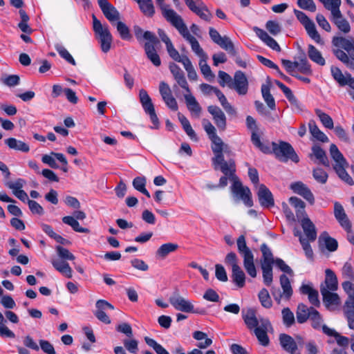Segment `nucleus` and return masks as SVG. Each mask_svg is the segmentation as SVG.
Returning <instances> with one entry per match:
<instances>
[{"mask_svg": "<svg viewBox=\"0 0 354 354\" xmlns=\"http://www.w3.org/2000/svg\"><path fill=\"white\" fill-rule=\"evenodd\" d=\"M51 263L56 270L68 279L72 278L73 270L66 261L62 259H53Z\"/></svg>", "mask_w": 354, "mask_h": 354, "instance_id": "nucleus-30", "label": "nucleus"}, {"mask_svg": "<svg viewBox=\"0 0 354 354\" xmlns=\"http://www.w3.org/2000/svg\"><path fill=\"white\" fill-rule=\"evenodd\" d=\"M193 337L198 341L205 339L204 342H199L197 344V346L201 349H205L212 344V339L208 338L207 334L202 331L196 330L194 332Z\"/></svg>", "mask_w": 354, "mask_h": 354, "instance_id": "nucleus-39", "label": "nucleus"}, {"mask_svg": "<svg viewBox=\"0 0 354 354\" xmlns=\"http://www.w3.org/2000/svg\"><path fill=\"white\" fill-rule=\"evenodd\" d=\"M236 245L239 254L243 258V266L246 272L251 277H256L257 270L254 263V254L247 246L244 235L239 236L236 240Z\"/></svg>", "mask_w": 354, "mask_h": 354, "instance_id": "nucleus-4", "label": "nucleus"}, {"mask_svg": "<svg viewBox=\"0 0 354 354\" xmlns=\"http://www.w3.org/2000/svg\"><path fill=\"white\" fill-rule=\"evenodd\" d=\"M297 68L299 72L304 74L311 75L312 73L310 65L306 57L302 58L299 62H297Z\"/></svg>", "mask_w": 354, "mask_h": 354, "instance_id": "nucleus-64", "label": "nucleus"}, {"mask_svg": "<svg viewBox=\"0 0 354 354\" xmlns=\"http://www.w3.org/2000/svg\"><path fill=\"white\" fill-rule=\"evenodd\" d=\"M171 25L178 31L180 35L189 43L192 51L198 56L200 59L202 57L208 58L207 55L201 47L198 40L190 34L182 17Z\"/></svg>", "mask_w": 354, "mask_h": 354, "instance_id": "nucleus-5", "label": "nucleus"}, {"mask_svg": "<svg viewBox=\"0 0 354 354\" xmlns=\"http://www.w3.org/2000/svg\"><path fill=\"white\" fill-rule=\"evenodd\" d=\"M98 5L105 17L113 23L120 19V13L107 0H98Z\"/></svg>", "mask_w": 354, "mask_h": 354, "instance_id": "nucleus-20", "label": "nucleus"}, {"mask_svg": "<svg viewBox=\"0 0 354 354\" xmlns=\"http://www.w3.org/2000/svg\"><path fill=\"white\" fill-rule=\"evenodd\" d=\"M169 68L176 82V84H174L172 86L174 91L177 93L178 88L180 87L185 91V94L191 93L188 82L182 69L173 62L169 64Z\"/></svg>", "mask_w": 354, "mask_h": 354, "instance_id": "nucleus-11", "label": "nucleus"}, {"mask_svg": "<svg viewBox=\"0 0 354 354\" xmlns=\"http://www.w3.org/2000/svg\"><path fill=\"white\" fill-rule=\"evenodd\" d=\"M279 340L281 346L287 353L290 354H301L298 351L297 342L290 335L285 333L280 334Z\"/></svg>", "mask_w": 354, "mask_h": 354, "instance_id": "nucleus-23", "label": "nucleus"}, {"mask_svg": "<svg viewBox=\"0 0 354 354\" xmlns=\"http://www.w3.org/2000/svg\"><path fill=\"white\" fill-rule=\"evenodd\" d=\"M123 344L124 348L131 353H136L138 351V342L135 339H124Z\"/></svg>", "mask_w": 354, "mask_h": 354, "instance_id": "nucleus-63", "label": "nucleus"}, {"mask_svg": "<svg viewBox=\"0 0 354 354\" xmlns=\"http://www.w3.org/2000/svg\"><path fill=\"white\" fill-rule=\"evenodd\" d=\"M313 176L315 180L321 184H325L328 180L327 173L322 168L314 169Z\"/></svg>", "mask_w": 354, "mask_h": 354, "instance_id": "nucleus-61", "label": "nucleus"}, {"mask_svg": "<svg viewBox=\"0 0 354 354\" xmlns=\"http://www.w3.org/2000/svg\"><path fill=\"white\" fill-rule=\"evenodd\" d=\"M243 319L249 330H254L259 328L260 325V317L258 319L256 316V311L253 308H249L246 311H242Z\"/></svg>", "mask_w": 354, "mask_h": 354, "instance_id": "nucleus-28", "label": "nucleus"}, {"mask_svg": "<svg viewBox=\"0 0 354 354\" xmlns=\"http://www.w3.org/2000/svg\"><path fill=\"white\" fill-rule=\"evenodd\" d=\"M260 249L262 252L261 264H274L275 259L270 248L266 243H263Z\"/></svg>", "mask_w": 354, "mask_h": 354, "instance_id": "nucleus-43", "label": "nucleus"}, {"mask_svg": "<svg viewBox=\"0 0 354 354\" xmlns=\"http://www.w3.org/2000/svg\"><path fill=\"white\" fill-rule=\"evenodd\" d=\"M171 305L177 310L184 313H204L205 311H198L194 309L192 303L180 296L178 292H174L169 299Z\"/></svg>", "mask_w": 354, "mask_h": 354, "instance_id": "nucleus-12", "label": "nucleus"}, {"mask_svg": "<svg viewBox=\"0 0 354 354\" xmlns=\"http://www.w3.org/2000/svg\"><path fill=\"white\" fill-rule=\"evenodd\" d=\"M143 38L149 41L146 42L144 46L147 58L154 66H159L161 64V61L155 48V46L159 43L158 39L154 33L150 31H145L143 35Z\"/></svg>", "mask_w": 354, "mask_h": 354, "instance_id": "nucleus-8", "label": "nucleus"}, {"mask_svg": "<svg viewBox=\"0 0 354 354\" xmlns=\"http://www.w3.org/2000/svg\"><path fill=\"white\" fill-rule=\"evenodd\" d=\"M178 248V245L174 243L162 244L156 251V256L165 259L169 253L175 252Z\"/></svg>", "mask_w": 354, "mask_h": 354, "instance_id": "nucleus-36", "label": "nucleus"}, {"mask_svg": "<svg viewBox=\"0 0 354 354\" xmlns=\"http://www.w3.org/2000/svg\"><path fill=\"white\" fill-rule=\"evenodd\" d=\"M62 222L70 225L73 230L77 232L88 233L90 231L88 228L81 227L79 222L73 216H66L62 218Z\"/></svg>", "mask_w": 354, "mask_h": 354, "instance_id": "nucleus-38", "label": "nucleus"}, {"mask_svg": "<svg viewBox=\"0 0 354 354\" xmlns=\"http://www.w3.org/2000/svg\"><path fill=\"white\" fill-rule=\"evenodd\" d=\"M95 307L96 310L94 312V315L97 319L106 324H111V321L105 310H113V306L106 300L99 299L96 301Z\"/></svg>", "mask_w": 354, "mask_h": 354, "instance_id": "nucleus-16", "label": "nucleus"}, {"mask_svg": "<svg viewBox=\"0 0 354 354\" xmlns=\"http://www.w3.org/2000/svg\"><path fill=\"white\" fill-rule=\"evenodd\" d=\"M280 284L283 291L277 287H272L271 289L272 295L278 304H281L282 299L289 301L293 292L290 280L284 274L280 276Z\"/></svg>", "mask_w": 354, "mask_h": 354, "instance_id": "nucleus-9", "label": "nucleus"}, {"mask_svg": "<svg viewBox=\"0 0 354 354\" xmlns=\"http://www.w3.org/2000/svg\"><path fill=\"white\" fill-rule=\"evenodd\" d=\"M56 251L59 257L62 260L73 261L75 259V256L68 249L62 246L57 245L56 247Z\"/></svg>", "mask_w": 354, "mask_h": 354, "instance_id": "nucleus-62", "label": "nucleus"}, {"mask_svg": "<svg viewBox=\"0 0 354 354\" xmlns=\"http://www.w3.org/2000/svg\"><path fill=\"white\" fill-rule=\"evenodd\" d=\"M269 328H271V324L269 320L261 318L259 328H254V330L258 341L263 346H267L270 344V339L267 334Z\"/></svg>", "mask_w": 354, "mask_h": 354, "instance_id": "nucleus-17", "label": "nucleus"}, {"mask_svg": "<svg viewBox=\"0 0 354 354\" xmlns=\"http://www.w3.org/2000/svg\"><path fill=\"white\" fill-rule=\"evenodd\" d=\"M309 131L312 136L317 140L322 142H328V137L319 129L313 120L309 121Z\"/></svg>", "mask_w": 354, "mask_h": 354, "instance_id": "nucleus-32", "label": "nucleus"}, {"mask_svg": "<svg viewBox=\"0 0 354 354\" xmlns=\"http://www.w3.org/2000/svg\"><path fill=\"white\" fill-rule=\"evenodd\" d=\"M310 310H311V312L310 313L308 319L312 322V327L315 329H319L322 326V323L323 322L320 313L315 308H311Z\"/></svg>", "mask_w": 354, "mask_h": 354, "instance_id": "nucleus-51", "label": "nucleus"}, {"mask_svg": "<svg viewBox=\"0 0 354 354\" xmlns=\"http://www.w3.org/2000/svg\"><path fill=\"white\" fill-rule=\"evenodd\" d=\"M323 240L326 245V249L330 252H334L337 250L338 248V243L336 239L330 237L327 232H323L320 237L319 241Z\"/></svg>", "mask_w": 354, "mask_h": 354, "instance_id": "nucleus-42", "label": "nucleus"}, {"mask_svg": "<svg viewBox=\"0 0 354 354\" xmlns=\"http://www.w3.org/2000/svg\"><path fill=\"white\" fill-rule=\"evenodd\" d=\"M208 112L212 115L214 122L221 131H224L227 127V118L224 112L217 106L211 105L207 107Z\"/></svg>", "mask_w": 354, "mask_h": 354, "instance_id": "nucleus-18", "label": "nucleus"}, {"mask_svg": "<svg viewBox=\"0 0 354 354\" xmlns=\"http://www.w3.org/2000/svg\"><path fill=\"white\" fill-rule=\"evenodd\" d=\"M116 28L122 39L130 40L131 39L129 28L124 23L118 21L116 24Z\"/></svg>", "mask_w": 354, "mask_h": 354, "instance_id": "nucleus-59", "label": "nucleus"}, {"mask_svg": "<svg viewBox=\"0 0 354 354\" xmlns=\"http://www.w3.org/2000/svg\"><path fill=\"white\" fill-rule=\"evenodd\" d=\"M322 288L329 292L336 291L338 288L337 277L335 273L330 269L325 270V279L320 285V290Z\"/></svg>", "mask_w": 354, "mask_h": 354, "instance_id": "nucleus-24", "label": "nucleus"}, {"mask_svg": "<svg viewBox=\"0 0 354 354\" xmlns=\"http://www.w3.org/2000/svg\"><path fill=\"white\" fill-rule=\"evenodd\" d=\"M294 235L299 237V242L305 252L306 257L310 259H312L313 257V252L310 245V241L305 239L301 231L297 229L294 230Z\"/></svg>", "mask_w": 354, "mask_h": 354, "instance_id": "nucleus-33", "label": "nucleus"}, {"mask_svg": "<svg viewBox=\"0 0 354 354\" xmlns=\"http://www.w3.org/2000/svg\"><path fill=\"white\" fill-rule=\"evenodd\" d=\"M332 44L335 57L349 68L354 70V37H334Z\"/></svg>", "mask_w": 354, "mask_h": 354, "instance_id": "nucleus-1", "label": "nucleus"}, {"mask_svg": "<svg viewBox=\"0 0 354 354\" xmlns=\"http://www.w3.org/2000/svg\"><path fill=\"white\" fill-rule=\"evenodd\" d=\"M217 45L233 56H235L237 54L233 42L227 36H224Z\"/></svg>", "mask_w": 354, "mask_h": 354, "instance_id": "nucleus-50", "label": "nucleus"}, {"mask_svg": "<svg viewBox=\"0 0 354 354\" xmlns=\"http://www.w3.org/2000/svg\"><path fill=\"white\" fill-rule=\"evenodd\" d=\"M202 124L205 132L212 142V147H222L223 140L217 136L214 126L207 119H203Z\"/></svg>", "mask_w": 354, "mask_h": 354, "instance_id": "nucleus-26", "label": "nucleus"}, {"mask_svg": "<svg viewBox=\"0 0 354 354\" xmlns=\"http://www.w3.org/2000/svg\"><path fill=\"white\" fill-rule=\"evenodd\" d=\"M272 151L276 158L281 162H287L291 160L297 163L299 161V156L290 144L284 141H280L279 143L272 142Z\"/></svg>", "mask_w": 354, "mask_h": 354, "instance_id": "nucleus-6", "label": "nucleus"}, {"mask_svg": "<svg viewBox=\"0 0 354 354\" xmlns=\"http://www.w3.org/2000/svg\"><path fill=\"white\" fill-rule=\"evenodd\" d=\"M313 155L319 160V162L325 167H330V162L326 152L318 145H315L312 147Z\"/></svg>", "mask_w": 354, "mask_h": 354, "instance_id": "nucleus-35", "label": "nucleus"}, {"mask_svg": "<svg viewBox=\"0 0 354 354\" xmlns=\"http://www.w3.org/2000/svg\"><path fill=\"white\" fill-rule=\"evenodd\" d=\"M6 185L12 189L13 194L19 200L22 201V180L19 178L15 182L8 181L6 183Z\"/></svg>", "mask_w": 354, "mask_h": 354, "instance_id": "nucleus-48", "label": "nucleus"}, {"mask_svg": "<svg viewBox=\"0 0 354 354\" xmlns=\"http://www.w3.org/2000/svg\"><path fill=\"white\" fill-rule=\"evenodd\" d=\"M330 155L335 162L333 169L338 176L348 185H353V178L346 172V169L348 167V163L344 157L343 154L338 149L335 144L330 146Z\"/></svg>", "mask_w": 354, "mask_h": 354, "instance_id": "nucleus-3", "label": "nucleus"}, {"mask_svg": "<svg viewBox=\"0 0 354 354\" xmlns=\"http://www.w3.org/2000/svg\"><path fill=\"white\" fill-rule=\"evenodd\" d=\"M239 94L245 95L248 89V82L245 73L241 71L235 73L232 88Z\"/></svg>", "mask_w": 354, "mask_h": 354, "instance_id": "nucleus-21", "label": "nucleus"}, {"mask_svg": "<svg viewBox=\"0 0 354 354\" xmlns=\"http://www.w3.org/2000/svg\"><path fill=\"white\" fill-rule=\"evenodd\" d=\"M333 6L332 10H330V21L337 26L339 31L344 34L348 33L351 30V26L348 21L343 17L339 10L341 0H335Z\"/></svg>", "mask_w": 354, "mask_h": 354, "instance_id": "nucleus-10", "label": "nucleus"}, {"mask_svg": "<svg viewBox=\"0 0 354 354\" xmlns=\"http://www.w3.org/2000/svg\"><path fill=\"white\" fill-rule=\"evenodd\" d=\"M308 35L315 40L317 44L321 45L324 44V41L322 39L320 35L316 30L315 24L312 21L306 26H304Z\"/></svg>", "mask_w": 354, "mask_h": 354, "instance_id": "nucleus-53", "label": "nucleus"}, {"mask_svg": "<svg viewBox=\"0 0 354 354\" xmlns=\"http://www.w3.org/2000/svg\"><path fill=\"white\" fill-rule=\"evenodd\" d=\"M316 115L319 118L322 124L327 129H332L334 128L333 120L332 118L322 110L317 109L315 110Z\"/></svg>", "mask_w": 354, "mask_h": 354, "instance_id": "nucleus-45", "label": "nucleus"}, {"mask_svg": "<svg viewBox=\"0 0 354 354\" xmlns=\"http://www.w3.org/2000/svg\"><path fill=\"white\" fill-rule=\"evenodd\" d=\"M333 292L334 291L329 292L324 288L321 290L323 303L326 308L330 311H335L339 309L341 305L340 297L337 293Z\"/></svg>", "mask_w": 354, "mask_h": 354, "instance_id": "nucleus-15", "label": "nucleus"}, {"mask_svg": "<svg viewBox=\"0 0 354 354\" xmlns=\"http://www.w3.org/2000/svg\"><path fill=\"white\" fill-rule=\"evenodd\" d=\"M308 35L315 40L317 44L321 45L324 44V41L322 39L320 35L316 30L315 24L312 21L306 26H304Z\"/></svg>", "mask_w": 354, "mask_h": 354, "instance_id": "nucleus-54", "label": "nucleus"}, {"mask_svg": "<svg viewBox=\"0 0 354 354\" xmlns=\"http://www.w3.org/2000/svg\"><path fill=\"white\" fill-rule=\"evenodd\" d=\"M251 141L252 144L258 148L260 151H261L264 153H271L272 151V148L270 149V147L266 145L263 143L261 141L260 136L257 133H253L251 135Z\"/></svg>", "mask_w": 354, "mask_h": 354, "instance_id": "nucleus-41", "label": "nucleus"}, {"mask_svg": "<svg viewBox=\"0 0 354 354\" xmlns=\"http://www.w3.org/2000/svg\"><path fill=\"white\" fill-rule=\"evenodd\" d=\"M312 307H308L304 304H299L297 306L296 316L297 320L299 324L306 322L308 318L311 310L310 309Z\"/></svg>", "mask_w": 354, "mask_h": 354, "instance_id": "nucleus-37", "label": "nucleus"}, {"mask_svg": "<svg viewBox=\"0 0 354 354\" xmlns=\"http://www.w3.org/2000/svg\"><path fill=\"white\" fill-rule=\"evenodd\" d=\"M194 13L197 15L201 19L205 21L210 22L212 20V15L211 12L202 2L199 8Z\"/></svg>", "mask_w": 354, "mask_h": 354, "instance_id": "nucleus-58", "label": "nucleus"}, {"mask_svg": "<svg viewBox=\"0 0 354 354\" xmlns=\"http://www.w3.org/2000/svg\"><path fill=\"white\" fill-rule=\"evenodd\" d=\"M145 341L149 346L153 348L157 354H169V352L162 345L158 344L153 339L149 337H145Z\"/></svg>", "mask_w": 354, "mask_h": 354, "instance_id": "nucleus-56", "label": "nucleus"}, {"mask_svg": "<svg viewBox=\"0 0 354 354\" xmlns=\"http://www.w3.org/2000/svg\"><path fill=\"white\" fill-rule=\"evenodd\" d=\"M232 181V192L233 194L242 200L246 206L252 207L253 205V201L250 189L248 187H244L239 178Z\"/></svg>", "mask_w": 354, "mask_h": 354, "instance_id": "nucleus-13", "label": "nucleus"}, {"mask_svg": "<svg viewBox=\"0 0 354 354\" xmlns=\"http://www.w3.org/2000/svg\"><path fill=\"white\" fill-rule=\"evenodd\" d=\"M132 184H133V187L136 190L141 192L142 194H143L148 198L151 197L149 192L145 188L146 178L145 177L135 178L133 180Z\"/></svg>", "mask_w": 354, "mask_h": 354, "instance_id": "nucleus-49", "label": "nucleus"}, {"mask_svg": "<svg viewBox=\"0 0 354 354\" xmlns=\"http://www.w3.org/2000/svg\"><path fill=\"white\" fill-rule=\"evenodd\" d=\"M300 292L308 295L310 303L316 306H320L318 291L314 289L310 284H302L299 288Z\"/></svg>", "mask_w": 354, "mask_h": 354, "instance_id": "nucleus-29", "label": "nucleus"}, {"mask_svg": "<svg viewBox=\"0 0 354 354\" xmlns=\"http://www.w3.org/2000/svg\"><path fill=\"white\" fill-rule=\"evenodd\" d=\"M160 94L165 104L172 111H177L178 109V103L172 95L170 86L165 82H161L159 85Z\"/></svg>", "mask_w": 354, "mask_h": 354, "instance_id": "nucleus-14", "label": "nucleus"}, {"mask_svg": "<svg viewBox=\"0 0 354 354\" xmlns=\"http://www.w3.org/2000/svg\"><path fill=\"white\" fill-rule=\"evenodd\" d=\"M207 58H201L199 62V66L201 71L207 80H209V78L212 79L214 77V75L212 73L209 66L207 64Z\"/></svg>", "mask_w": 354, "mask_h": 354, "instance_id": "nucleus-60", "label": "nucleus"}, {"mask_svg": "<svg viewBox=\"0 0 354 354\" xmlns=\"http://www.w3.org/2000/svg\"><path fill=\"white\" fill-rule=\"evenodd\" d=\"M270 90V88L269 85L263 84L261 86V93L265 102L268 107L272 110H274L276 107L275 101L273 96L271 95Z\"/></svg>", "mask_w": 354, "mask_h": 354, "instance_id": "nucleus-44", "label": "nucleus"}, {"mask_svg": "<svg viewBox=\"0 0 354 354\" xmlns=\"http://www.w3.org/2000/svg\"><path fill=\"white\" fill-rule=\"evenodd\" d=\"M272 265L273 264H261L263 282L266 286H270L272 282Z\"/></svg>", "mask_w": 354, "mask_h": 354, "instance_id": "nucleus-52", "label": "nucleus"}, {"mask_svg": "<svg viewBox=\"0 0 354 354\" xmlns=\"http://www.w3.org/2000/svg\"><path fill=\"white\" fill-rule=\"evenodd\" d=\"M304 230L305 239L310 241H315L317 239V230L315 225L308 217H304L300 221Z\"/></svg>", "mask_w": 354, "mask_h": 354, "instance_id": "nucleus-27", "label": "nucleus"}, {"mask_svg": "<svg viewBox=\"0 0 354 354\" xmlns=\"http://www.w3.org/2000/svg\"><path fill=\"white\" fill-rule=\"evenodd\" d=\"M156 2L161 10L162 16L171 24L181 18L176 11L169 8V6L165 3V0H156Z\"/></svg>", "mask_w": 354, "mask_h": 354, "instance_id": "nucleus-25", "label": "nucleus"}, {"mask_svg": "<svg viewBox=\"0 0 354 354\" xmlns=\"http://www.w3.org/2000/svg\"><path fill=\"white\" fill-rule=\"evenodd\" d=\"M184 97L189 111L191 113L195 114L196 117H199L202 111V108L196 100L195 97L192 95L191 93L189 94H185Z\"/></svg>", "mask_w": 354, "mask_h": 354, "instance_id": "nucleus-31", "label": "nucleus"}, {"mask_svg": "<svg viewBox=\"0 0 354 354\" xmlns=\"http://www.w3.org/2000/svg\"><path fill=\"white\" fill-rule=\"evenodd\" d=\"M258 200L260 205L264 208H270L274 207V197L269 189L263 184L259 186L257 192Z\"/></svg>", "mask_w": 354, "mask_h": 354, "instance_id": "nucleus-19", "label": "nucleus"}, {"mask_svg": "<svg viewBox=\"0 0 354 354\" xmlns=\"http://www.w3.org/2000/svg\"><path fill=\"white\" fill-rule=\"evenodd\" d=\"M258 296L261 305L264 308H270L272 307V301L267 289H261Z\"/></svg>", "mask_w": 354, "mask_h": 354, "instance_id": "nucleus-57", "label": "nucleus"}, {"mask_svg": "<svg viewBox=\"0 0 354 354\" xmlns=\"http://www.w3.org/2000/svg\"><path fill=\"white\" fill-rule=\"evenodd\" d=\"M232 277L233 281L239 287L243 288L245 283V275L240 266H236L235 268L232 269Z\"/></svg>", "mask_w": 354, "mask_h": 354, "instance_id": "nucleus-40", "label": "nucleus"}, {"mask_svg": "<svg viewBox=\"0 0 354 354\" xmlns=\"http://www.w3.org/2000/svg\"><path fill=\"white\" fill-rule=\"evenodd\" d=\"M291 189L296 194L301 196L310 205L315 203V197L310 189L301 181L295 182L290 185Z\"/></svg>", "mask_w": 354, "mask_h": 354, "instance_id": "nucleus-22", "label": "nucleus"}, {"mask_svg": "<svg viewBox=\"0 0 354 354\" xmlns=\"http://www.w3.org/2000/svg\"><path fill=\"white\" fill-rule=\"evenodd\" d=\"M333 77L338 82V84L343 86L347 85L348 74L344 75L341 70L335 66H331L330 68Z\"/></svg>", "mask_w": 354, "mask_h": 354, "instance_id": "nucleus-46", "label": "nucleus"}, {"mask_svg": "<svg viewBox=\"0 0 354 354\" xmlns=\"http://www.w3.org/2000/svg\"><path fill=\"white\" fill-rule=\"evenodd\" d=\"M211 148L214 155L212 159L214 169H220L221 172L224 175L228 176L231 180L237 178L238 177L235 174L236 165L234 160L233 159H230L228 161L225 160L221 147H211Z\"/></svg>", "mask_w": 354, "mask_h": 354, "instance_id": "nucleus-2", "label": "nucleus"}, {"mask_svg": "<svg viewBox=\"0 0 354 354\" xmlns=\"http://www.w3.org/2000/svg\"><path fill=\"white\" fill-rule=\"evenodd\" d=\"M93 30L99 39L102 52L107 53L111 48L113 41L108 26H103L94 15H93Z\"/></svg>", "mask_w": 354, "mask_h": 354, "instance_id": "nucleus-7", "label": "nucleus"}, {"mask_svg": "<svg viewBox=\"0 0 354 354\" xmlns=\"http://www.w3.org/2000/svg\"><path fill=\"white\" fill-rule=\"evenodd\" d=\"M25 198L28 200V207L32 214L39 216H42L44 214V208L35 201L29 199L27 194L24 192V199Z\"/></svg>", "mask_w": 354, "mask_h": 354, "instance_id": "nucleus-47", "label": "nucleus"}, {"mask_svg": "<svg viewBox=\"0 0 354 354\" xmlns=\"http://www.w3.org/2000/svg\"><path fill=\"white\" fill-rule=\"evenodd\" d=\"M308 57L315 63L319 66H324L326 64L324 58L322 57L321 52L317 50L313 45L308 46Z\"/></svg>", "mask_w": 354, "mask_h": 354, "instance_id": "nucleus-34", "label": "nucleus"}, {"mask_svg": "<svg viewBox=\"0 0 354 354\" xmlns=\"http://www.w3.org/2000/svg\"><path fill=\"white\" fill-rule=\"evenodd\" d=\"M281 314L283 323L286 327H290L295 324L294 314L289 308H284L281 311Z\"/></svg>", "mask_w": 354, "mask_h": 354, "instance_id": "nucleus-55", "label": "nucleus"}]
</instances>
